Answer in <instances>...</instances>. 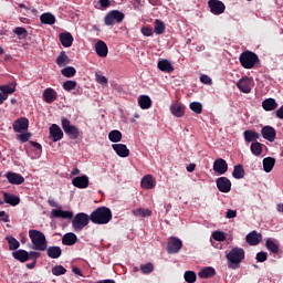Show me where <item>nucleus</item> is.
Wrapping results in <instances>:
<instances>
[{
	"label": "nucleus",
	"mask_w": 283,
	"mask_h": 283,
	"mask_svg": "<svg viewBox=\"0 0 283 283\" xmlns=\"http://www.w3.org/2000/svg\"><path fill=\"white\" fill-rule=\"evenodd\" d=\"M112 218V210L105 206L98 207L91 213V222L93 224H109Z\"/></svg>",
	"instance_id": "1"
},
{
	"label": "nucleus",
	"mask_w": 283,
	"mask_h": 283,
	"mask_svg": "<svg viewBox=\"0 0 283 283\" xmlns=\"http://www.w3.org/2000/svg\"><path fill=\"white\" fill-rule=\"evenodd\" d=\"M245 253L242 248H233L226 254V259L228 260L229 269H238L242 260H244Z\"/></svg>",
	"instance_id": "2"
},
{
	"label": "nucleus",
	"mask_w": 283,
	"mask_h": 283,
	"mask_svg": "<svg viewBox=\"0 0 283 283\" xmlns=\"http://www.w3.org/2000/svg\"><path fill=\"white\" fill-rule=\"evenodd\" d=\"M29 238L35 249V251H45L48 250V239L45 233L39 230H30Z\"/></svg>",
	"instance_id": "3"
},
{
	"label": "nucleus",
	"mask_w": 283,
	"mask_h": 283,
	"mask_svg": "<svg viewBox=\"0 0 283 283\" xmlns=\"http://www.w3.org/2000/svg\"><path fill=\"white\" fill-rule=\"evenodd\" d=\"M240 64L244 70H253L256 63H260V57L253 51H243L239 56Z\"/></svg>",
	"instance_id": "4"
},
{
	"label": "nucleus",
	"mask_w": 283,
	"mask_h": 283,
	"mask_svg": "<svg viewBox=\"0 0 283 283\" xmlns=\"http://www.w3.org/2000/svg\"><path fill=\"white\" fill-rule=\"evenodd\" d=\"M90 220H92L91 214L88 216L85 212H78L72 219L73 231L75 233H81V231H83V228L90 224Z\"/></svg>",
	"instance_id": "5"
},
{
	"label": "nucleus",
	"mask_w": 283,
	"mask_h": 283,
	"mask_svg": "<svg viewBox=\"0 0 283 283\" xmlns=\"http://www.w3.org/2000/svg\"><path fill=\"white\" fill-rule=\"evenodd\" d=\"M61 123L64 134H66V136H70L72 140H76V138L81 136V130H78V127L72 125L70 119H67L66 117H62Z\"/></svg>",
	"instance_id": "6"
},
{
	"label": "nucleus",
	"mask_w": 283,
	"mask_h": 283,
	"mask_svg": "<svg viewBox=\"0 0 283 283\" xmlns=\"http://www.w3.org/2000/svg\"><path fill=\"white\" fill-rule=\"evenodd\" d=\"M124 19L125 13L118 10H112L105 15L104 23L105 25H114L115 23H123Z\"/></svg>",
	"instance_id": "7"
},
{
	"label": "nucleus",
	"mask_w": 283,
	"mask_h": 283,
	"mask_svg": "<svg viewBox=\"0 0 283 283\" xmlns=\"http://www.w3.org/2000/svg\"><path fill=\"white\" fill-rule=\"evenodd\" d=\"M182 249V241L176 237H171L167 242L166 251L167 253H179Z\"/></svg>",
	"instance_id": "8"
},
{
	"label": "nucleus",
	"mask_w": 283,
	"mask_h": 283,
	"mask_svg": "<svg viewBox=\"0 0 283 283\" xmlns=\"http://www.w3.org/2000/svg\"><path fill=\"white\" fill-rule=\"evenodd\" d=\"M208 8H210V12L212 14H217V15L223 14L224 10H227V7L220 0H209Z\"/></svg>",
	"instance_id": "9"
},
{
	"label": "nucleus",
	"mask_w": 283,
	"mask_h": 283,
	"mask_svg": "<svg viewBox=\"0 0 283 283\" xmlns=\"http://www.w3.org/2000/svg\"><path fill=\"white\" fill-rule=\"evenodd\" d=\"M253 80L248 76L240 78L237 83L238 90L243 94H251Z\"/></svg>",
	"instance_id": "10"
},
{
	"label": "nucleus",
	"mask_w": 283,
	"mask_h": 283,
	"mask_svg": "<svg viewBox=\"0 0 283 283\" xmlns=\"http://www.w3.org/2000/svg\"><path fill=\"white\" fill-rule=\"evenodd\" d=\"M28 127H30V120L27 117H20L13 123L15 134L27 132Z\"/></svg>",
	"instance_id": "11"
},
{
	"label": "nucleus",
	"mask_w": 283,
	"mask_h": 283,
	"mask_svg": "<svg viewBox=\"0 0 283 283\" xmlns=\"http://www.w3.org/2000/svg\"><path fill=\"white\" fill-rule=\"evenodd\" d=\"M261 135L265 140H269V143H275L277 132L273 128V126H263L261 128Z\"/></svg>",
	"instance_id": "12"
},
{
	"label": "nucleus",
	"mask_w": 283,
	"mask_h": 283,
	"mask_svg": "<svg viewBox=\"0 0 283 283\" xmlns=\"http://www.w3.org/2000/svg\"><path fill=\"white\" fill-rule=\"evenodd\" d=\"M217 189L221 191V193H229V191H231V180L227 177H219L217 179Z\"/></svg>",
	"instance_id": "13"
},
{
	"label": "nucleus",
	"mask_w": 283,
	"mask_h": 283,
	"mask_svg": "<svg viewBox=\"0 0 283 283\" xmlns=\"http://www.w3.org/2000/svg\"><path fill=\"white\" fill-rule=\"evenodd\" d=\"M72 185L77 189H87L90 187V177L82 175L72 179Z\"/></svg>",
	"instance_id": "14"
},
{
	"label": "nucleus",
	"mask_w": 283,
	"mask_h": 283,
	"mask_svg": "<svg viewBox=\"0 0 283 283\" xmlns=\"http://www.w3.org/2000/svg\"><path fill=\"white\" fill-rule=\"evenodd\" d=\"M229 169V165L227 164V160L219 158L216 159L213 163V171H216V174H219L220 176L227 174Z\"/></svg>",
	"instance_id": "15"
},
{
	"label": "nucleus",
	"mask_w": 283,
	"mask_h": 283,
	"mask_svg": "<svg viewBox=\"0 0 283 283\" xmlns=\"http://www.w3.org/2000/svg\"><path fill=\"white\" fill-rule=\"evenodd\" d=\"M6 178L10 185H23L25 182V178L21 176V174H17L13 171H8L6 174Z\"/></svg>",
	"instance_id": "16"
},
{
	"label": "nucleus",
	"mask_w": 283,
	"mask_h": 283,
	"mask_svg": "<svg viewBox=\"0 0 283 283\" xmlns=\"http://www.w3.org/2000/svg\"><path fill=\"white\" fill-rule=\"evenodd\" d=\"M49 132L53 143H59V140H62L63 130L61 129V126L52 124L49 128Z\"/></svg>",
	"instance_id": "17"
},
{
	"label": "nucleus",
	"mask_w": 283,
	"mask_h": 283,
	"mask_svg": "<svg viewBox=\"0 0 283 283\" xmlns=\"http://www.w3.org/2000/svg\"><path fill=\"white\" fill-rule=\"evenodd\" d=\"M185 105L180 102H175L170 106V112L176 118H182L185 116Z\"/></svg>",
	"instance_id": "18"
},
{
	"label": "nucleus",
	"mask_w": 283,
	"mask_h": 283,
	"mask_svg": "<svg viewBox=\"0 0 283 283\" xmlns=\"http://www.w3.org/2000/svg\"><path fill=\"white\" fill-rule=\"evenodd\" d=\"M51 218H62V220H72V218H74V212L65 211L62 209H53L51 211Z\"/></svg>",
	"instance_id": "19"
},
{
	"label": "nucleus",
	"mask_w": 283,
	"mask_h": 283,
	"mask_svg": "<svg viewBox=\"0 0 283 283\" xmlns=\"http://www.w3.org/2000/svg\"><path fill=\"white\" fill-rule=\"evenodd\" d=\"M112 148L114 149L115 154L119 156V158H128L129 156V148L125 144H113Z\"/></svg>",
	"instance_id": "20"
},
{
	"label": "nucleus",
	"mask_w": 283,
	"mask_h": 283,
	"mask_svg": "<svg viewBox=\"0 0 283 283\" xmlns=\"http://www.w3.org/2000/svg\"><path fill=\"white\" fill-rule=\"evenodd\" d=\"M245 242H248L250 247H258V244L262 242V234H259L258 231H252L245 237Z\"/></svg>",
	"instance_id": "21"
},
{
	"label": "nucleus",
	"mask_w": 283,
	"mask_h": 283,
	"mask_svg": "<svg viewBox=\"0 0 283 283\" xmlns=\"http://www.w3.org/2000/svg\"><path fill=\"white\" fill-rule=\"evenodd\" d=\"M46 255L51 258V260H59L61 255H63V250L59 245L46 247Z\"/></svg>",
	"instance_id": "22"
},
{
	"label": "nucleus",
	"mask_w": 283,
	"mask_h": 283,
	"mask_svg": "<svg viewBox=\"0 0 283 283\" xmlns=\"http://www.w3.org/2000/svg\"><path fill=\"white\" fill-rule=\"evenodd\" d=\"M95 52L97 56L105 59L108 54L107 44L103 40L97 41L95 43Z\"/></svg>",
	"instance_id": "23"
},
{
	"label": "nucleus",
	"mask_w": 283,
	"mask_h": 283,
	"mask_svg": "<svg viewBox=\"0 0 283 283\" xmlns=\"http://www.w3.org/2000/svg\"><path fill=\"white\" fill-rule=\"evenodd\" d=\"M140 186L142 189H154L156 187V179L151 175H146L142 178Z\"/></svg>",
	"instance_id": "24"
},
{
	"label": "nucleus",
	"mask_w": 283,
	"mask_h": 283,
	"mask_svg": "<svg viewBox=\"0 0 283 283\" xmlns=\"http://www.w3.org/2000/svg\"><path fill=\"white\" fill-rule=\"evenodd\" d=\"M77 240L78 238L74 232H67L62 238V244H64V247H74Z\"/></svg>",
	"instance_id": "25"
},
{
	"label": "nucleus",
	"mask_w": 283,
	"mask_h": 283,
	"mask_svg": "<svg viewBox=\"0 0 283 283\" xmlns=\"http://www.w3.org/2000/svg\"><path fill=\"white\" fill-rule=\"evenodd\" d=\"M277 107H279V104H277V102L275 101V98H273V97L265 98V99L262 102V108H263L265 112H274V109H276Z\"/></svg>",
	"instance_id": "26"
},
{
	"label": "nucleus",
	"mask_w": 283,
	"mask_h": 283,
	"mask_svg": "<svg viewBox=\"0 0 283 283\" xmlns=\"http://www.w3.org/2000/svg\"><path fill=\"white\" fill-rule=\"evenodd\" d=\"M60 43H62L63 48H72L74 36H72V33L70 32L60 33Z\"/></svg>",
	"instance_id": "27"
},
{
	"label": "nucleus",
	"mask_w": 283,
	"mask_h": 283,
	"mask_svg": "<svg viewBox=\"0 0 283 283\" xmlns=\"http://www.w3.org/2000/svg\"><path fill=\"white\" fill-rule=\"evenodd\" d=\"M157 67L160 70V72H166L167 74H171V72H174V65H171L169 60H159Z\"/></svg>",
	"instance_id": "28"
},
{
	"label": "nucleus",
	"mask_w": 283,
	"mask_h": 283,
	"mask_svg": "<svg viewBox=\"0 0 283 283\" xmlns=\"http://www.w3.org/2000/svg\"><path fill=\"white\" fill-rule=\"evenodd\" d=\"M12 258L22 264L29 261L28 251L25 250H15L12 252Z\"/></svg>",
	"instance_id": "29"
},
{
	"label": "nucleus",
	"mask_w": 283,
	"mask_h": 283,
	"mask_svg": "<svg viewBox=\"0 0 283 283\" xmlns=\"http://www.w3.org/2000/svg\"><path fill=\"white\" fill-rule=\"evenodd\" d=\"M56 91H54V88L49 87L46 90H44L43 92V98L45 101V103L52 104L54 103V101H56Z\"/></svg>",
	"instance_id": "30"
},
{
	"label": "nucleus",
	"mask_w": 283,
	"mask_h": 283,
	"mask_svg": "<svg viewBox=\"0 0 283 283\" xmlns=\"http://www.w3.org/2000/svg\"><path fill=\"white\" fill-rule=\"evenodd\" d=\"M3 200L6 205H11V207H17L21 202V199L12 193L4 192Z\"/></svg>",
	"instance_id": "31"
},
{
	"label": "nucleus",
	"mask_w": 283,
	"mask_h": 283,
	"mask_svg": "<svg viewBox=\"0 0 283 283\" xmlns=\"http://www.w3.org/2000/svg\"><path fill=\"white\" fill-rule=\"evenodd\" d=\"M216 275V269L211 266L203 268L199 273L198 276L201 280H209V277H213Z\"/></svg>",
	"instance_id": "32"
},
{
	"label": "nucleus",
	"mask_w": 283,
	"mask_h": 283,
	"mask_svg": "<svg viewBox=\"0 0 283 283\" xmlns=\"http://www.w3.org/2000/svg\"><path fill=\"white\" fill-rule=\"evenodd\" d=\"M273 167H275V158L265 157L263 159V171H265V174H271V171H273Z\"/></svg>",
	"instance_id": "33"
},
{
	"label": "nucleus",
	"mask_w": 283,
	"mask_h": 283,
	"mask_svg": "<svg viewBox=\"0 0 283 283\" xmlns=\"http://www.w3.org/2000/svg\"><path fill=\"white\" fill-rule=\"evenodd\" d=\"M41 23H44V25H54L56 23V17L52 13H43L40 15Z\"/></svg>",
	"instance_id": "34"
},
{
	"label": "nucleus",
	"mask_w": 283,
	"mask_h": 283,
	"mask_svg": "<svg viewBox=\"0 0 283 283\" xmlns=\"http://www.w3.org/2000/svg\"><path fill=\"white\" fill-rule=\"evenodd\" d=\"M138 105L140 109H149V107H151V97H149L148 95L139 96Z\"/></svg>",
	"instance_id": "35"
},
{
	"label": "nucleus",
	"mask_w": 283,
	"mask_h": 283,
	"mask_svg": "<svg viewBox=\"0 0 283 283\" xmlns=\"http://www.w3.org/2000/svg\"><path fill=\"white\" fill-rule=\"evenodd\" d=\"M243 138L245 143H253L260 138V133H255L251 129L244 130Z\"/></svg>",
	"instance_id": "36"
},
{
	"label": "nucleus",
	"mask_w": 283,
	"mask_h": 283,
	"mask_svg": "<svg viewBox=\"0 0 283 283\" xmlns=\"http://www.w3.org/2000/svg\"><path fill=\"white\" fill-rule=\"evenodd\" d=\"M69 63H70V56H67L65 51H62L56 57V65H59V67H65V65H69Z\"/></svg>",
	"instance_id": "37"
},
{
	"label": "nucleus",
	"mask_w": 283,
	"mask_h": 283,
	"mask_svg": "<svg viewBox=\"0 0 283 283\" xmlns=\"http://www.w3.org/2000/svg\"><path fill=\"white\" fill-rule=\"evenodd\" d=\"M244 166H242L241 164L234 166L232 176L235 178V180H242V178H244Z\"/></svg>",
	"instance_id": "38"
},
{
	"label": "nucleus",
	"mask_w": 283,
	"mask_h": 283,
	"mask_svg": "<svg viewBox=\"0 0 283 283\" xmlns=\"http://www.w3.org/2000/svg\"><path fill=\"white\" fill-rule=\"evenodd\" d=\"M133 216L136 218H147L151 216V210L145 208H138L132 211Z\"/></svg>",
	"instance_id": "39"
},
{
	"label": "nucleus",
	"mask_w": 283,
	"mask_h": 283,
	"mask_svg": "<svg viewBox=\"0 0 283 283\" xmlns=\"http://www.w3.org/2000/svg\"><path fill=\"white\" fill-rule=\"evenodd\" d=\"M265 247L270 253L277 254L280 253V245H277L272 239L265 241Z\"/></svg>",
	"instance_id": "40"
},
{
	"label": "nucleus",
	"mask_w": 283,
	"mask_h": 283,
	"mask_svg": "<svg viewBox=\"0 0 283 283\" xmlns=\"http://www.w3.org/2000/svg\"><path fill=\"white\" fill-rule=\"evenodd\" d=\"M108 140H111V143H120V140H123V133H120V130H112L108 134Z\"/></svg>",
	"instance_id": "41"
},
{
	"label": "nucleus",
	"mask_w": 283,
	"mask_h": 283,
	"mask_svg": "<svg viewBox=\"0 0 283 283\" xmlns=\"http://www.w3.org/2000/svg\"><path fill=\"white\" fill-rule=\"evenodd\" d=\"M6 240L9 244V251H17L19 247H21V243L14 238V237H6Z\"/></svg>",
	"instance_id": "42"
},
{
	"label": "nucleus",
	"mask_w": 283,
	"mask_h": 283,
	"mask_svg": "<svg viewBox=\"0 0 283 283\" xmlns=\"http://www.w3.org/2000/svg\"><path fill=\"white\" fill-rule=\"evenodd\" d=\"M61 74L66 78H73V76H76V69L74 66H66L61 70Z\"/></svg>",
	"instance_id": "43"
},
{
	"label": "nucleus",
	"mask_w": 283,
	"mask_h": 283,
	"mask_svg": "<svg viewBox=\"0 0 283 283\" xmlns=\"http://www.w3.org/2000/svg\"><path fill=\"white\" fill-rule=\"evenodd\" d=\"M262 147L263 145L260 142L252 143L250 149L253 156H262Z\"/></svg>",
	"instance_id": "44"
},
{
	"label": "nucleus",
	"mask_w": 283,
	"mask_h": 283,
	"mask_svg": "<svg viewBox=\"0 0 283 283\" xmlns=\"http://www.w3.org/2000/svg\"><path fill=\"white\" fill-rule=\"evenodd\" d=\"M166 30L165 22L155 20L154 32L155 34H164Z\"/></svg>",
	"instance_id": "45"
},
{
	"label": "nucleus",
	"mask_w": 283,
	"mask_h": 283,
	"mask_svg": "<svg viewBox=\"0 0 283 283\" xmlns=\"http://www.w3.org/2000/svg\"><path fill=\"white\" fill-rule=\"evenodd\" d=\"M184 277L187 283H195L198 280V275L193 271H186Z\"/></svg>",
	"instance_id": "46"
},
{
	"label": "nucleus",
	"mask_w": 283,
	"mask_h": 283,
	"mask_svg": "<svg viewBox=\"0 0 283 283\" xmlns=\"http://www.w3.org/2000/svg\"><path fill=\"white\" fill-rule=\"evenodd\" d=\"M191 112L195 114H202V103L200 102H191L189 105Z\"/></svg>",
	"instance_id": "47"
},
{
	"label": "nucleus",
	"mask_w": 283,
	"mask_h": 283,
	"mask_svg": "<svg viewBox=\"0 0 283 283\" xmlns=\"http://www.w3.org/2000/svg\"><path fill=\"white\" fill-rule=\"evenodd\" d=\"M76 81L69 80L63 83L62 87L65 92H72V90H76Z\"/></svg>",
	"instance_id": "48"
},
{
	"label": "nucleus",
	"mask_w": 283,
	"mask_h": 283,
	"mask_svg": "<svg viewBox=\"0 0 283 283\" xmlns=\"http://www.w3.org/2000/svg\"><path fill=\"white\" fill-rule=\"evenodd\" d=\"M140 271L144 275H149V273H154V265L153 263H146L140 265Z\"/></svg>",
	"instance_id": "49"
},
{
	"label": "nucleus",
	"mask_w": 283,
	"mask_h": 283,
	"mask_svg": "<svg viewBox=\"0 0 283 283\" xmlns=\"http://www.w3.org/2000/svg\"><path fill=\"white\" fill-rule=\"evenodd\" d=\"M13 34H17V36H20V39H25V36H28V30H25L23 27H17L13 30Z\"/></svg>",
	"instance_id": "50"
},
{
	"label": "nucleus",
	"mask_w": 283,
	"mask_h": 283,
	"mask_svg": "<svg viewBox=\"0 0 283 283\" xmlns=\"http://www.w3.org/2000/svg\"><path fill=\"white\" fill-rule=\"evenodd\" d=\"M52 273L56 276L65 275V273H67V270L63 268V265H55L54 268H52Z\"/></svg>",
	"instance_id": "51"
},
{
	"label": "nucleus",
	"mask_w": 283,
	"mask_h": 283,
	"mask_svg": "<svg viewBox=\"0 0 283 283\" xmlns=\"http://www.w3.org/2000/svg\"><path fill=\"white\" fill-rule=\"evenodd\" d=\"M212 238L216 240V242H224V240H227V235H224V232L221 231H214L212 233Z\"/></svg>",
	"instance_id": "52"
},
{
	"label": "nucleus",
	"mask_w": 283,
	"mask_h": 283,
	"mask_svg": "<svg viewBox=\"0 0 283 283\" xmlns=\"http://www.w3.org/2000/svg\"><path fill=\"white\" fill-rule=\"evenodd\" d=\"M0 91L2 92V94H14L17 87L12 85H2L0 86Z\"/></svg>",
	"instance_id": "53"
},
{
	"label": "nucleus",
	"mask_w": 283,
	"mask_h": 283,
	"mask_svg": "<svg viewBox=\"0 0 283 283\" xmlns=\"http://www.w3.org/2000/svg\"><path fill=\"white\" fill-rule=\"evenodd\" d=\"M140 32L142 34H144V36H153L154 28H151L150 25H145L142 28Z\"/></svg>",
	"instance_id": "54"
},
{
	"label": "nucleus",
	"mask_w": 283,
	"mask_h": 283,
	"mask_svg": "<svg viewBox=\"0 0 283 283\" xmlns=\"http://www.w3.org/2000/svg\"><path fill=\"white\" fill-rule=\"evenodd\" d=\"M95 78L99 85H104L107 87L108 80L105 77V75H101L99 73H95Z\"/></svg>",
	"instance_id": "55"
},
{
	"label": "nucleus",
	"mask_w": 283,
	"mask_h": 283,
	"mask_svg": "<svg viewBox=\"0 0 283 283\" xmlns=\"http://www.w3.org/2000/svg\"><path fill=\"white\" fill-rule=\"evenodd\" d=\"M32 138V133H22L18 135V139L20 143H28Z\"/></svg>",
	"instance_id": "56"
},
{
	"label": "nucleus",
	"mask_w": 283,
	"mask_h": 283,
	"mask_svg": "<svg viewBox=\"0 0 283 283\" xmlns=\"http://www.w3.org/2000/svg\"><path fill=\"white\" fill-rule=\"evenodd\" d=\"M269 254L266 252L256 253V262H266Z\"/></svg>",
	"instance_id": "57"
},
{
	"label": "nucleus",
	"mask_w": 283,
	"mask_h": 283,
	"mask_svg": "<svg viewBox=\"0 0 283 283\" xmlns=\"http://www.w3.org/2000/svg\"><path fill=\"white\" fill-rule=\"evenodd\" d=\"M28 255H29V260H33L36 262V260L41 258V252L31 251V252H28Z\"/></svg>",
	"instance_id": "58"
},
{
	"label": "nucleus",
	"mask_w": 283,
	"mask_h": 283,
	"mask_svg": "<svg viewBox=\"0 0 283 283\" xmlns=\"http://www.w3.org/2000/svg\"><path fill=\"white\" fill-rule=\"evenodd\" d=\"M200 81L203 83V85H211V77H209V75H201Z\"/></svg>",
	"instance_id": "59"
},
{
	"label": "nucleus",
	"mask_w": 283,
	"mask_h": 283,
	"mask_svg": "<svg viewBox=\"0 0 283 283\" xmlns=\"http://www.w3.org/2000/svg\"><path fill=\"white\" fill-rule=\"evenodd\" d=\"M238 216V211L235 210H228L226 213V218H228L229 220L237 218Z\"/></svg>",
	"instance_id": "60"
},
{
	"label": "nucleus",
	"mask_w": 283,
	"mask_h": 283,
	"mask_svg": "<svg viewBox=\"0 0 283 283\" xmlns=\"http://www.w3.org/2000/svg\"><path fill=\"white\" fill-rule=\"evenodd\" d=\"M0 218L2 222H10V216L6 213V211H0Z\"/></svg>",
	"instance_id": "61"
},
{
	"label": "nucleus",
	"mask_w": 283,
	"mask_h": 283,
	"mask_svg": "<svg viewBox=\"0 0 283 283\" xmlns=\"http://www.w3.org/2000/svg\"><path fill=\"white\" fill-rule=\"evenodd\" d=\"M275 116H276V118H279L280 120H283V105L276 109Z\"/></svg>",
	"instance_id": "62"
},
{
	"label": "nucleus",
	"mask_w": 283,
	"mask_h": 283,
	"mask_svg": "<svg viewBox=\"0 0 283 283\" xmlns=\"http://www.w3.org/2000/svg\"><path fill=\"white\" fill-rule=\"evenodd\" d=\"M30 145H32V147H34L36 150H39L40 153L42 151V147L41 144L36 143V142H30Z\"/></svg>",
	"instance_id": "63"
},
{
	"label": "nucleus",
	"mask_w": 283,
	"mask_h": 283,
	"mask_svg": "<svg viewBox=\"0 0 283 283\" xmlns=\"http://www.w3.org/2000/svg\"><path fill=\"white\" fill-rule=\"evenodd\" d=\"M99 6L102 8H109V0H99Z\"/></svg>",
	"instance_id": "64"
}]
</instances>
